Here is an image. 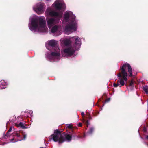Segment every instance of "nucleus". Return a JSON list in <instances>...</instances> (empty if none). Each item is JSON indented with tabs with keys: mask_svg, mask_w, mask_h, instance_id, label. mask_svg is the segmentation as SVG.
Instances as JSON below:
<instances>
[{
	"mask_svg": "<svg viewBox=\"0 0 148 148\" xmlns=\"http://www.w3.org/2000/svg\"><path fill=\"white\" fill-rule=\"evenodd\" d=\"M52 7L59 12L52 10L51 8H48L46 10L45 14L46 16H51L50 18H47V26L49 29L58 23L62 17L63 12L64 11L66 6L63 0H56L52 4Z\"/></svg>",
	"mask_w": 148,
	"mask_h": 148,
	"instance_id": "obj_1",
	"label": "nucleus"
},
{
	"mask_svg": "<svg viewBox=\"0 0 148 148\" xmlns=\"http://www.w3.org/2000/svg\"><path fill=\"white\" fill-rule=\"evenodd\" d=\"M80 39L77 36L71 37L69 39H64L60 40L62 45L66 47L61 52L63 56H71L74 53L75 51L78 49L81 45Z\"/></svg>",
	"mask_w": 148,
	"mask_h": 148,
	"instance_id": "obj_2",
	"label": "nucleus"
},
{
	"mask_svg": "<svg viewBox=\"0 0 148 148\" xmlns=\"http://www.w3.org/2000/svg\"><path fill=\"white\" fill-rule=\"evenodd\" d=\"M28 25L29 29L34 32L38 31L45 32L48 30L46 25L45 18L43 16H38L34 15L31 16Z\"/></svg>",
	"mask_w": 148,
	"mask_h": 148,
	"instance_id": "obj_3",
	"label": "nucleus"
},
{
	"mask_svg": "<svg viewBox=\"0 0 148 148\" xmlns=\"http://www.w3.org/2000/svg\"><path fill=\"white\" fill-rule=\"evenodd\" d=\"M75 18V16L71 11H67L64 14L63 22L67 23L64 30L66 34H69L76 30L77 24Z\"/></svg>",
	"mask_w": 148,
	"mask_h": 148,
	"instance_id": "obj_4",
	"label": "nucleus"
},
{
	"mask_svg": "<svg viewBox=\"0 0 148 148\" xmlns=\"http://www.w3.org/2000/svg\"><path fill=\"white\" fill-rule=\"evenodd\" d=\"M121 69V72L119 73L117 75L119 79L117 83L113 84V85L115 87H121L124 85L125 82H127V80L126 77L128 75L127 72V71L130 73V77L133 76L132 69L129 64L127 63L124 64Z\"/></svg>",
	"mask_w": 148,
	"mask_h": 148,
	"instance_id": "obj_5",
	"label": "nucleus"
},
{
	"mask_svg": "<svg viewBox=\"0 0 148 148\" xmlns=\"http://www.w3.org/2000/svg\"><path fill=\"white\" fill-rule=\"evenodd\" d=\"M48 45H46L47 48L50 50L51 48L53 49L54 51L50 54L47 55L48 59L50 61H56L60 59V49L58 46V41L54 40H51L47 42Z\"/></svg>",
	"mask_w": 148,
	"mask_h": 148,
	"instance_id": "obj_6",
	"label": "nucleus"
},
{
	"mask_svg": "<svg viewBox=\"0 0 148 148\" xmlns=\"http://www.w3.org/2000/svg\"><path fill=\"white\" fill-rule=\"evenodd\" d=\"M52 136L53 140L55 142L58 141L60 143L64 141L69 142L71 141L72 138L71 135H70L68 134H66L63 136L57 130L55 131L54 134Z\"/></svg>",
	"mask_w": 148,
	"mask_h": 148,
	"instance_id": "obj_7",
	"label": "nucleus"
},
{
	"mask_svg": "<svg viewBox=\"0 0 148 148\" xmlns=\"http://www.w3.org/2000/svg\"><path fill=\"white\" fill-rule=\"evenodd\" d=\"M34 11H35L38 14H41L44 12L45 8L44 4L42 3H37L33 7Z\"/></svg>",
	"mask_w": 148,
	"mask_h": 148,
	"instance_id": "obj_8",
	"label": "nucleus"
},
{
	"mask_svg": "<svg viewBox=\"0 0 148 148\" xmlns=\"http://www.w3.org/2000/svg\"><path fill=\"white\" fill-rule=\"evenodd\" d=\"M12 136L13 137L12 138H10V142H15L18 141L22 140L23 139L25 140L26 137V136L24 135L23 138L18 133L16 132L13 133Z\"/></svg>",
	"mask_w": 148,
	"mask_h": 148,
	"instance_id": "obj_9",
	"label": "nucleus"
},
{
	"mask_svg": "<svg viewBox=\"0 0 148 148\" xmlns=\"http://www.w3.org/2000/svg\"><path fill=\"white\" fill-rule=\"evenodd\" d=\"M51 28V31L52 33H56L58 35L61 34V32L62 30V27L60 25H55L53 26Z\"/></svg>",
	"mask_w": 148,
	"mask_h": 148,
	"instance_id": "obj_10",
	"label": "nucleus"
},
{
	"mask_svg": "<svg viewBox=\"0 0 148 148\" xmlns=\"http://www.w3.org/2000/svg\"><path fill=\"white\" fill-rule=\"evenodd\" d=\"M25 123L24 121L23 122H18L16 123L15 124V125L18 127H21L23 129L26 128V127L24 125V124Z\"/></svg>",
	"mask_w": 148,
	"mask_h": 148,
	"instance_id": "obj_11",
	"label": "nucleus"
},
{
	"mask_svg": "<svg viewBox=\"0 0 148 148\" xmlns=\"http://www.w3.org/2000/svg\"><path fill=\"white\" fill-rule=\"evenodd\" d=\"M25 114H24L25 116L28 117L29 116V115L31 116H32L33 112L32 110H26L25 112Z\"/></svg>",
	"mask_w": 148,
	"mask_h": 148,
	"instance_id": "obj_12",
	"label": "nucleus"
},
{
	"mask_svg": "<svg viewBox=\"0 0 148 148\" xmlns=\"http://www.w3.org/2000/svg\"><path fill=\"white\" fill-rule=\"evenodd\" d=\"M143 90L147 94H148V86H146L143 87Z\"/></svg>",
	"mask_w": 148,
	"mask_h": 148,
	"instance_id": "obj_13",
	"label": "nucleus"
},
{
	"mask_svg": "<svg viewBox=\"0 0 148 148\" xmlns=\"http://www.w3.org/2000/svg\"><path fill=\"white\" fill-rule=\"evenodd\" d=\"M0 84L2 86H5L7 84L4 81H1L0 82Z\"/></svg>",
	"mask_w": 148,
	"mask_h": 148,
	"instance_id": "obj_14",
	"label": "nucleus"
},
{
	"mask_svg": "<svg viewBox=\"0 0 148 148\" xmlns=\"http://www.w3.org/2000/svg\"><path fill=\"white\" fill-rule=\"evenodd\" d=\"M13 128V127H10V128L9 129L6 135H5V136H9V135H8L9 133L11 131V130H12Z\"/></svg>",
	"mask_w": 148,
	"mask_h": 148,
	"instance_id": "obj_15",
	"label": "nucleus"
},
{
	"mask_svg": "<svg viewBox=\"0 0 148 148\" xmlns=\"http://www.w3.org/2000/svg\"><path fill=\"white\" fill-rule=\"evenodd\" d=\"M93 129L92 128H90L88 133L90 134H91L93 131Z\"/></svg>",
	"mask_w": 148,
	"mask_h": 148,
	"instance_id": "obj_16",
	"label": "nucleus"
},
{
	"mask_svg": "<svg viewBox=\"0 0 148 148\" xmlns=\"http://www.w3.org/2000/svg\"><path fill=\"white\" fill-rule=\"evenodd\" d=\"M66 127L70 129H72V125L70 124H67L66 125Z\"/></svg>",
	"mask_w": 148,
	"mask_h": 148,
	"instance_id": "obj_17",
	"label": "nucleus"
},
{
	"mask_svg": "<svg viewBox=\"0 0 148 148\" xmlns=\"http://www.w3.org/2000/svg\"><path fill=\"white\" fill-rule=\"evenodd\" d=\"M85 123L86 125H87V126L88 127V121H85Z\"/></svg>",
	"mask_w": 148,
	"mask_h": 148,
	"instance_id": "obj_18",
	"label": "nucleus"
},
{
	"mask_svg": "<svg viewBox=\"0 0 148 148\" xmlns=\"http://www.w3.org/2000/svg\"><path fill=\"white\" fill-rule=\"evenodd\" d=\"M81 115L83 116H84V112H82L81 113Z\"/></svg>",
	"mask_w": 148,
	"mask_h": 148,
	"instance_id": "obj_19",
	"label": "nucleus"
},
{
	"mask_svg": "<svg viewBox=\"0 0 148 148\" xmlns=\"http://www.w3.org/2000/svg\"><path fill=\"white\" fill-rule=\"evenodd\" d=\"M78 126H79V127H81L82 126V124L81 123H79V124H78Z\"/></svg>",
	"mask_w": 148,
	"mask_h": 148,
	"instance_id": "obj_20",
	"label": "nucleus"
},
{
	"mask_svg": "<svg viewBox=\"0 0 148 148\" xmlns=\"http://www.w3.org/2000/svg\"><path fill=\"white\" fill-rule=\"evenodd\" d=\"M110 100V99H108L105 102H108Z\"/></svg>",
	"mask_w": 148,
	"mask_h": 148,
	"instance_id": "obj_21",
	"label": "nucleus"
},
{
	"mask_svg": "<svg viewBox=\"0 0 148 148\" xmlns=\"http://www.w3.org/2000/svg\"><path fill=\"white\" fill-rule=\"evenodd\" d=\"M1 89H4L6 88V87H1Z\"/></svg>",
	"mask_w": 148,
	"mask_h": 148,
	"instance_id": "obj_22",
	"label": "nucleus"
},
{
	"mask_svg": "<svg viewBox=\"0 0 148 148\" xmlns=\"http://www.w3.org/2000/svg\"><path fill=\"white\" fill-rule=\"evenodd\" d=\"M133 82H131L130 83V85L132 86V85L133 84Z\"/></svg>",
	"mask_w": 148,
	"mask_h": 148,
	"instance_id": "obj_23",
	"label": "nucleus"
},
{
	"mask_svg": "<svg viewBox=\"0 0 148 148\" xmlns=\"http://www.w3.org/2000/svg\"><path fill=\"white\" fill-rule=\"evenodd\" d=\"M10 121H12V122H14V120H11V119H10Z\"/></svg>",
	"mask_w": 148,
	"mask_h": 148,
	"instance_id": "obj_24",
	"label": "nucleus"
},
{
	"mask_svg": "<svg viewBox=\"0 0 148 148\" xmlns=\"http://www.w3.org/2000/svg\"><path fill=\"white\" fill-rule=\"evenodd\" d=\"M147 139L148 140V136L147 137Z\"/></svg>",
	"mask_w": 148,
	"mask_h": 148,
	"instance_id": "obj_25",
	"label": "nucleus"
},
{
	"mask_svg": "<svg viewBox=\"0 0 148 148\" xmlns=\"http://www.w3.org/2000/svg\"><path fill=\"white\" fill-rule=\"evenodd\" d=\"M40 148H43V147H40Z\"/></svg>",
	"mask_w": 148,
	"mask_h": 148,
	"instance_id": "obj_26",
	"label": "nucleus"
},
{
	"mask_svg": "<svg viewBox=\"0 0 148 148\" xmlns=\"http://www.w3.org/2000/svg\"><path fill=\"white\" fill-rule=\"evenodd\" d=\"M13 117H14L15 118V116H13Z\"/></svg>",
	"mask_w": 148,
	"mask_h": 148,
	"instance_id": "obj_27",
	"label": "nucleus"
}]
</instances>
